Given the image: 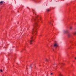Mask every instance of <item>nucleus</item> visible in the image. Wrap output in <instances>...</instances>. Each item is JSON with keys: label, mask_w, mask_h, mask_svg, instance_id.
<instances>
[{"label": "nucleus", "mask_w": 76, "mask_h": 76, "mask_svg": "<svg viewBox=\"0 0 76 76\" xmlns=\"http://www.w3.org/2000/svg\"><path fill=\"white\" fill-rule=\"evenodd\" d=\"M50 23V24H51V23Z\"/></svg>", "instance_id": "17"}, {"label": "nucleus", "mask_w": 76, "mask_h": 76, "mask_svg": "<svg viewBox=\"0 0 76 76\" xmlns=\"http://www.w3.org/2000/svg\"><path fill=\"white\" fill-rule=\"evenodd\" d=\"M62 64H63V63H62Z\"/></svg>", "instance_id": "21"}, {"label": "nucleus", "mask_w": 76, "mask_h": 76, "mask_svg": "<svg viewBox=\"0 0 76 76\" xmlns=\"http://www.w3.org/2000/svg\"><path fill=\"white\" fill-rule=\"evenodd\" d=\"M32 38H33V37H31V40H30V44H32Z\"/></svg>", "instance_id": "2"}, {"label": "nucleus", "mask_w": 76, "mask_h": 76, "mask_svg": "<svg viewBox=\"0 0 76 76\" xmlns=\"http://www.w3.org/2000/svg\"><path fill=\"white\" fill-rule=\"evenodd\" d=\"M67 31L65 30H64L63 31V33H64V34H66V33H67Z\"/></svg>", "instance_id": "4"}, {"label": "nucleus", "mask_w": 76, "mask_h": 76, "mask_svg": "<svg viewBox=\"0 0 76 76\" xmlns=\"http://www.w3.org/2000/svg\"><path fill=\"white\" fill-rule=\"evenodd\" d=\"M33 13H34L35 14V15H36V13H35V10H33Z\"/></svg>", "instance_id": "8"}, {"label": "nucleus", "mask_w": 76, "mask_h": 76, "mask_svg": "<svg viewBox=\"0 0 76 76\" xmlns=\"http://www.w3.org/2000/svg\"><path fill=\"white\" fill-rule=\"evenodd\" d=\"M47 10V12H49V11H50V10L48 9H47V10Z\"/></svg>", "instance_id": "9"}, {"label": "nucleus", "mask_w": 76, "mask_h": 76, "mask_svg": "<svg viewBox=\"0 0 76 76\" xmlns=\"http://www.w3.org/2000/svg\"><path fill=\"white\" fill-rule=\"evenodd\" d=\"M27 30H28V28H27Z\"/></svg>", "instance_id": "18"}, {"label": "nucleus", "mask_w": 76, "mask_h": 76, "mask_svg": "<svg viewBox=\"0 0 76 76\" xmlns=\"http://www.w3.org/2000/svg\"><path fill=\"white\" fill-rule=\"evenodd\" d=\"M70 29L71 30H72V27H71L70 28Z\"/></svg>", "instance_id": "11"}, {"label": "nucleus", "mask_w": 76, "mask_h": 76, "mask_svg": "<svg viewBox=\"0 0 76 76\" xmlns=\"http://www.w3.org/2000/svg\"><path fill=\"white\" fill-rule=\"evenodd\" d=\"M0 71L1 72H3V71L2 70V69H1Z\"/></svg>", "instance_id": "13"}, {"label": "nucleus", "mask_w": 76, "mask_h": 76, "mask_svg": "<svg viewBox=\"0 0 76 76\" xmlns=\"http://www.w3.org/2000/svg\"><path fill=\"white\" fill-rule=\"evenodd\" d=\"M58 46V45H57V43H55L54 45V47H56Z\"/></svg>", "instance_id": "3"}, {"label": "nucleus", "mask_w": 76, "mask_h": 76, "mask_svg": "<svg viewBox=\"0 0 76 76\" xmlns=\"http://www.w3.org/2000/svg\"><path fill=\"white\" fill-rule=\"evenodd\" d=\"M46 61H48V60L46 58Z\"/></svg>", "instance_id": "12"}, {"label": "nucleus", "mask_w": 76, "mask_h": 76, "mask_svg": "<svg viewBox=\"0 0 76 76\" xmlns=\"http://www.w3.org/2000/svg\"><path fill=\"white\" fill-rule=\"evenodd\" d=\"M41 19V18H40V17H39Z\"/></svg>", "instance_id": "23"}, {"label": "nucleus", "mask_w": 76, "mask_h": 76, "mask_svg": "<svg viewBox=\"0 0 76 76\" xmlns=\"http://www.w3.org/2000/svg\"><path fill=\"white\" fill-rule=\"evenodd\" d=\"M35 20V18H34V20Z\"/></svg>", "instance_id": "19"}, {"label": "nucleus", "mask_w": 76, "mask_h": 76, "mask_svg": "<svg viewBox=\"0 0 76 76\" xmlns=\"http://www.w3.org/2000/svg\"><path fill=\"white\" fill-rule=\"evenodd\" d=\"M52 25H53V24H52Z\"/></svg>", "instance_id": "22"}, {"label": "nucleus", "mask_w": 76, "mask_h": 76, "mask_svg": "<svg viewBox=\"0 0 76 76\" xmlns=\"http://www.w3.org/2000/svg\"><path fill=\"white\" fill-rule=\"evenodd\" d=\"M75 59H76V57H75Z\"/></svg>", "instance_id": "20"}, {"label": "nucleus", "mask_w": 76, "mask_h": 76, "mask_svg": "<svg viewBox=\"0 0 76 76\" xmlns=\"http://www.w3.org/2000/svg\"><path fill=\"white\" fill-rule=\"evenodd\" d=\"M59 73H60L59 74V76H63V75H62L61 74V73L60 72H59Z\"/></svg>", "instance_id": "6"}, {"label": "nucleus", "mask_w": 76, "mask_h": 76, "mask_svg": "<svg viewBox=\"0 0 76 76\" xmlns=\"http://www.w3.org/2000/svg\"><path fill=\"white\" fill-rule=\"evenodd\" d=\"M4 2V1H1V2H0V4H3Z\"/></svg>", "instance_id": "7"}, {"label": "nucleus", "mask_w": 76, "mask_h": 76, "mask_svg": "<svg viewBox=\"0 0 76 76\" xmlns=\"http://www.w3.org/2000/svg\"><path fill=\"white\" fill-rule=\"evenodd\" d=\"M53 74V73H51V74H50V75H52Z\"/></svg>", "instance_id": "14"}, {"label": "nucleus", "mask_w": 76, "mask_h": 76, "mask_svg": "<svg viewBox=\"0 0 76 76\" xmlns=\"http://www.w3.org/2000/svg\"><path fill=\"white\" fill-rule=\"evenodd\" d=\"M32 67V66H30V68H31Z\"/></svg>", "instance_id": "15"}, {"label": "nucleus", "mask_w": 76, "mask_h": 76, "mask_svg": "<svg viewBox=\"0 0 76 76\" xmlns=\"http://www.w3.org/2000/svg\"><path fill=\"white\" fill-rule=\"evenodd\" d=\"M37 28L35 26L32 30V34H35L37 33V31H36V30Z\"/></svg>", "instance_id": "1"}, {"label": "nucleus", "mask_w": 76, "mask_h": 76, "mask_svg": "<svg viewBox=\"0 0 76 76\" xmlns=\"http://www.w3.org/2000/svg\"><path fill=\"white\" fill-rule=\"evenodd\" d=\"M70 36H71V34H68V38H70Z\"/></svg>", "instance_id": "5"}, {"label": "nucleus", "mask_w": 76, "mask_h": 76, "mask_svg": "<svg viewBox=\"0 0 76 76\" xmlns=\"http://www.w3.org/2000/svg\"><path fill=\"white\" fill-rule=\"evenodd\" d=\"M75 34H76V32L75 33Z\"/></svg>", "instance_id": "16"}, {"label": "nucleus", "mask_w": 76, "mask_h": 76, "mask_svg": "<svg viewBox=\"0 0 76 76\" xmlns=\"http://www.w3.org/2000/svg\"><path fill=\"white\" fill-rule=\"evenodd\" d=\"M39 18V16L38 15H37V17H36V18Z\"/></svg>", "instance_id": "10"}]
</instances>
